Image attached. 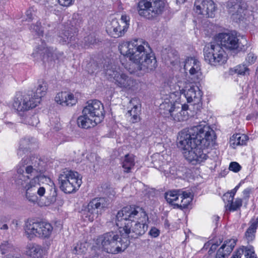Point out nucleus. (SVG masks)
Listing matches in <instances>:
<instances>
[{
  "instance_id": "2",
  "label": "nucleus",
  "mask_w": 258,
  "mask_h": 258,
  "mask_svg": "<svg viewBox=\"0 0 258 258\" xmlns=\"http://www.w3.org/2000/svg\"><path fill=\"white\" fill-rule=\"evenodd\" d=\"M42 163L39 159L34 158L30 163L23 164L22 162H20L17 166L16 173L13 177L17 186L25 190L27 200L40 207L49 205L41 201L46 192L45 187L41 186L38 182L42 177L40 176L44 170Z\"/></svg>"
},
{
  "instance_id": "57",
  "label": "nucleus",
  "mask_w": 258,
  "mask_h": 258,
  "mask_svg": "<svg viewBox=\"0 0 258 258\" xmlns=\"http://www.w3.org/2000/svg\"><path fill=\"white\" fill-rule=\"evenodd\" d=\"M122 24H121L119 23V27L117 28V31H119V30L123 31V35H124L125 32L127 31V30H124V27H122Z\"/></svg>"
},
{
  "instance_id": "26",
  "label": "nucleus",
  "mask_w": 258,
  "mask_h": 258,
  "mask_svg": "<svg viewBox=\"0 0 258 258\" xmlns=\"http://www.w3.org/2000/svg\"><path fill=\"white\" fill-rule=\"evenodd\" d=\"M248 140V137L245 134H234L230 138V147L235 149L238 146L245 145Z\"/></svg>"
},
{
  "instance_id": "62",
  "label": "nucleus",
  "mask_w": 258,
  "mask_h": 258,
  "mask_svg": "<svg viewBox=\"0 0 258 258\" xmlns=\"http://www.w3.org/2000/svg\"><path fill=\"white\" fill-rule=\"evenodd\" d=\"M176 1L179 2H184L185 1V0H176Z\"/></svg>"
},
{
  "instance_id": "63",
  "label": "nucleus",
  "mask_w": 258,
  "mask_h": 258,
  "mask_svg": "<svg viewBox=\"0 0 258 258\" xmlns=\"http://www.w3.org/2000/svg\"><path fill=\"white\" fill-rule=\"evenodd\" d=\"M248 258H257V257L256 255H255L254 256H252V257H248Z\"/></svg>"
},
{
  "instance_id": "59",
  "label": "nucleus",
  "mask_w": 258,
  "mask_h": 258,
  "mask_svg": "<svg viewBox=\"0 0 258 258\" xmlns=\"http://www.w3.org/2000/svg\"><path fill=\"white\" fill-rule=\"evenodd\" d=\"M60 125L59 123H57L56 125L54 127L53 129L55 131H57L60 129Z\"/></svg>"
},
{
  "instance_id": "39",
  "label": "nucleus",
  "mask_w": 258,
  "mask_h": 258,
  "mask_svg": "<svg viewBox=\"0 0 258 258\" xmlns=\"http://www.w3.org/2000/svg\"><path fill=\"white\" fill-rule=\"evenodd\" d=\"M85 243H78L73 249V252L75 254H80L85 252L87 250Z\"/></svg>"
},
{
  "instance_id": "13",
  "label": "nucleus",
  "mask_w": 258,
  "mask_h": 258,
  "mask_svg": "<svg viewBox=\"0 0 258 258\" xmlns=\"http://www.w3.org/2000/svg\"><path fill=\"white\" fill-rule=\"evenodd\" d=\"M216 10L215 4L212 0H196L195 2L196 12L207 17H214Z\"/></svg>"
},
{
  "instance_id": "20",
  "label": "nucleus",
  "mask_w": 258,
  "mask_h": 258,
  "mask_svg": "<svg viewBox=\"0 0 258 258\" xmlns=\"http://www.w3.org/2000/svg\"><path fill=\"white\" fill-rule=\"evenodd\" d=\"M180 105L179 103L177 106L174 105V111L170 116L176 121H183L188 118V114L187 111L188 105L186 104H182L181 106Z\"/></svg>"
},
{
  "instance_id": "32",
  "label": "nucleus",
  "mask_w": 258,
  "mask_h": 258,
  "mask_svg": "<svg viewBox=\"0 0 258 258\" xmlns=\"http://www.w3.org/2000/svg\"><path fill=\"white\" fill-rule=\"evenodd\" d=\"M135 165V156L133 155L127 154L125 156L122 162V167L124 171L128 173Z\"/></svg>"
},
{
  "instance_id": "30",
  "label": "nucleus",
  "mask_w": 258,
  "mask_h": 258,
  "mask_svg": "<svg viewBox=\"0 0 258 258\" xmlns=\"http://www.w3.org/2000/svg\"><path fill=\"white\" fill-rule=\"evenodd\" d=\"M234 198L232 199L227 198L225 202L226 204V207L227 210L230 211H235L240 209L242 204V200L240 198H236L234 201Z\"/></svg>"
},
{
  "instance_id": "17",
  "label": "nucleus",
  "mask_w": 258,
  "mask_h": 258,
  "mask_svg": "<svg viewBox=\"0 0 258 258\" xmlns=\"http://www.w3.org/2000/svg\"><path fill=\"white\" fill-rule=\"evenodd\" d=\"M40 221L34 220H28L24 224V233L29 240L38 237Z\"/></svg>"
},
{
  "instance_id": "34",
  "label": "nucleus",
  "mask_w": 258,
  "mask_h": 258,
  "mask_svg": "<svg viewBox=\"0 0 258 258\" xmlns=\"http://www.w3.org/2000/svg\"><path fill=\"white\" fill-rule=\"evenodd\" d=\"M179 194L175 190L170 191L166 193L165 199L167 202L172 205L178 206V202L176 203L179 199Z\"/></svg>"
},
{
  "instance_id": "11",
  "label": "nucleus",
  "mask_w": 258,
  "mask_h": 258,
  "mask_svg": "<svg viewBox=\"0 0 258 258\" xmlns=\"http://www.w3.org/2000/svg\"><path fill=\"white\" fill-rule=\"evenodd\" d=\"M108 206V203L105 198H94L88 203L87 207L81 211L82 219L85 221L92 222Z\"/></svg>"
},
{
  "instance_id": "4",
  "label": "nucleus",
  "mask_w": 258,
  "mask_h": 258,
  "mask_svg": "<svg viewBox=\"0 0 258 258\" xmlns=\"http://www.w3.org/2000/svg\"><path fill=\"white\" fill-rule=\"evenodd\" d=\"M120 53L137 65V69L144 73L154 70L157 60L149 43L143 39L124 42L118 46Z\"/></svg>"
},
{
  "instance_id": "22",
  "label": "nucleus",
  "mask_w": 258,
  "mask_h": 258,
  "mask_svg": "<svg viewBox=\"0 0 258 258\" xmlns=\"http://www.w3.org/2000/svg\"><path fill=\"white\" fill-rule=\"evenodd\" d=\"M171 91H172V90H171ZM171 93L169 95L167 96V97L164 99V101L160 105L161 113L164 114L165 117H169V116H170L172 112L174 111V105L177 106L178 104L176 101H174V100L172 99V100H170L168 99V97L172 98V97L174 96H171V97H170V95Z\"/></svg>"
},
{
  "instance_id": "36",
  "label": "nucleus",
  "mask_w": 258,
  "mask_h": 258,
  "mask_svg": "<svg viewBox=\"0 0 258 258\" xmlns=\"http://www.w3.org/2000/svg\"><path fill=\"white\" fill-rule=\"evenodd\" d=\"M227 7L232 14L239 13V10L241 9L240 0H230L227 3Z\"/></svg>"
},
{
  "instance_id": "6",
  "label": "nucleus",
  "mask_w": 258,
  "mask_h": 258,
  "mask_svg": "<svg viewBox=\"0 0 258 258\" xmlns=\"http://www.w3.org/2000/svg\"><path fill=\"white\" fill-rule=\"evenodd\" d=\"M104 117L103 104L97 100H90L83 108L82 115L77 119L78 126L83 128L93 127L101 122Z\"/></svg>"
},
{
  "instance_id": "52",
  "label": "nucleus",
  "mask_w": 258,
  "mask_h": 258,
  "mask_svg": "<svg viewBox=\"0 0 258 258\" xmlns=\"http://www.w3.org/2000/svg\"><path fill=\"white\" fill-rule=\"evenodd\" d=\"M252 191V188L251 187H247L245 188L242 192L243 198L244 199H248Z\"/></svg>"
},
{
  "instance_id": "15",
  "label": "nucleus",
  "mask_w": 258,
  "mask_h": 258,
  "mask_svg": "<svg viewBox=\"0 0 258 258\" xmlns=\"http://www.w3.org/2000/svg\"><path fill=\"white\" fill-rule=\"evenodd\" d=\"M184 70L189 72L191 79H197L201 75V64L200 61L195 57H188L184 62Z\"/></svg>"
},
{
  "instance_id": "42",
  "label": "nucleus",
  "mask_w": 258,
  "mask_h": 258,
  "mask_svg": "<svg viewBox=\"0 0 258 258\" xmlns=\"http://www.w3.org/2000/svg\"><path fill=\"white\" fill-rule=\"evenodd\" d=\"M240 186V183H239L237 185H236L232 190H231L230 192H228L226 194H224L223 197V199L224 202L226 201V199L227 198H229L232 199V198H234L237 190L238 189Z\"/></svg>"
},
{
  "instance_id": "35",
  "label": "nucleus",
  "mask_w": 258,
  "mask_h": 258,
  "mask_svg": "<svg viewBox=\"0 0 258 258\" xmlns=\"http://www.w3.org/2000/svg\"><path fill=\"white\" fill-rule=\"evenodd\" d=\"M31 141L29 138L22 139L19 143V146L17 151V154L22 156L25 153V150L29 147Z\"/></svg>"
},
{
  "instance_id": "10",
  "label": "nucleus",
  "mask_w": 258,
  "mask_h": 258,
  "mask_svg": "<svg viewBox=\"0 0 258 258\" xmlns=\"http://www.w3.org/2000/svg\"><path fill=\"white\" fill-rule=\"evenodd\" d=\"M82 178V176L76 171H64L58 177L60 188L65 193H72L80 187Z\"/></svg>"
},
{
  "instance_id": "43",
  "label": "nucleus",
  "mask_w": 258,
  "mask_h": 258,
  "mask_svg": "<svg viewBox=\"0 0 258 258\" xmlns=\"http://www.w3.org/2000/svg\"><path fill=\"white\" fill-rule=\"evenodd\" d=\"M256 59V55L252 52H249L245 57V62L246 65H251L254 63Z\"/></svg>"
},
{
  "instance_id": "8",
  "label": "nucleus",
  "mask_w": 258,
  "mask_h": 258,
  "mask_svg": "<svg viewBox=\"0 0 258 258\" xmlns=\"http://www.w3.org/2000/svg\"><path fill=\"white\" fill-rule=\"evenodd\" d=\"M107 78L126 91L133 92L139 88V82L121 72L119 67L112 63L104 66Z\"/></svg>"
},
{
  "instance_id": "25",
  "label": "nucleus",
  "mask_w": 258,
  "mask_h": 258,
  "mask_svg": "<svg viewBox=\"0 0 258 258\" xmlns=\"http://www.w3.org/2000/svg\"><path fill=\"white\" fill-rule=\"evenodd\" d=\"M26 253L32 258H40L42 254V249L40 245L31 243L26 247Z\"/></svg>"
},
{
  "instance_id": "51",
  "label": "nucleus",
  "mask_w": 258,
  "mask_h": 258,
  "mask_svg": "<svg viewBox=\"0 0 258 258\" xmlns=\"http://www.w3.org/2000/svg\"><path fill=\"white\" fill-rule=\"evenodd\" d=\"M243 254V250L239 248L233 253L231 258H241Z\"/></svg>"
},
{
  "instance_id": "49",
  "label": "nucleus",
  "mask_w": 258,
  "mask_h": 258,
  "mask_svg": "<svg viewBox=\"0 0 258 258\" xmlns=\"http://www.w3.org/2000/svg\"><path fill=\"white\" fill-rule=\"evenodd\" d=\"M74 0H58L59 4L63 7H69L72 5Z\"/></svg>"
},
{
  "instance_id": "31",
  "label": "nucleus",
  "mask_w": 258,
  "mask_h": 258,
  "mask_svg": "<svg viewBox=\"0 0 258 258\" xmlns=\"http://www.w3.org/2000/svg\"><path fill=\"white\" fill-rule=\"evenodd\" d=\"M258 223V218L252 222L245 233V236L248 242H252L255 238Z\"/></svg>"
},
{
  "instance_id": "50",
  "label": "nucleus",
  "mask_w": 258,
  "mask_h": 258,
  "mask_svg": "<svg viewBox=\"0 0 258 258\" xmlns=\"http://www.w3.org/2000/svg\"><path fill=\"white\" fill-rule=\"evenodd\" d=\"M38 122V119L37 117L35 116H32L30 117L29 120L28 121V123L29 124L34 126L36 125Z\"/></svg>"
},
{
  "instance_id": "19",
  "label": "nucleus",
  "mask_w": 258,
  "mask_h": 258,
  "mask_svg": "<svg viewBox=\"0 0 258 258\" xmlns=\"http://www.w3.org/2000/svg\"><path fill=\"white\" fill-rule=\"evenodd\" d=\"M237 240L231 238L226 240L218 250L216 258H225L233 250L235 247Z\"/></svg>"
},
{
  "instance_id": "54",
  "label": "nucleus",
  "mask_w": 258,
  "mask_h": 258,
  "mask_svg": "<svg viewBox=\"0 0 258 258\" xmlns=\"http://www.w3.org/2000/svg\"><path fill=\"white\" fill-rule=\"evenodd\" d=\"M190 193L187 192H183V193L181 195H179L180 198H190Z\"/></svg>"
},
{
  "instance_id": "14",
  "label": "nucleus",
  "mask_w": 258,
  "mask_h": 258,
  "mask_svg": "<svg viewBox=\"0 0 258 258\" xmlns=\"http://www.w3.org/2000/svg\"><path fill=\"white\" fill-rule=\"evenodd\" d=\"M37 106L33 98L28 95H17L13 104V108L18 112L27 111Z\"/></svg>"
},
{
  "instance_id": "53",
  "label": "nucleus",
  "mask_w": 258,
  "mask_h": 258,
  "mask_svg": "<svg viewBox=\"0 0 258 258\" xmlns=\"http://www.w3.org/2000/svg\"><path fill=\"white\" fill-rule=\"evenodd\" d=\"M26 16L27 17L26 20L31 21L33 19V13L31 9L28 10L26 12Z\"/></svg>"
},
{
  "instance_id": "18",
  "label": "nucleus",
  "mask_w": 258,
  "mask_h": 258,
  "mask_svg": "<svg viewBox=\"0 0 258 258\" xmlns=\"http://www.w3.org/2000/svg\"><path fill=\"white\" fill-rule=\"evenodd\" d=\"M55 102L63 106L75 105L77 99L74 95L69 91H62L58 93L55 97Z\"/></svg>"
},
{
  "instance_id": "5",
  "label": "nucleus",
  "mask_w": 258,
  "mask_h": 258,
  "mask_svg": "<svg viewBox=\"0 0 258 258\" xmlns=\"http://www.w3.org/2000/svg\"><path fill=\"white\" fill-rule=\"evenodd\" d=\"M186 85L185 79L180 75H178L173 78L169 84L171 90H172L170 97L183 94L188 103H191L197 110H200L202 106V91L198 86L194 85L185 90L184 88Z\"/></svg>"
},
{
  "instance_id": "47",
  "label": "nucleus",
  "mask_w": 258,
  "mask_h": 258,
  "mask_svg": "<svg viewBox=\"0 0 258 258\" xmlns=\"http://www.w3.org/2000/svg\"><path fill=\"white\" fill-rule=\"evenodd\" d=\"M210 245H211V246L210 247V250H209V253L210 254H211L214 251H215V250L217 249V247L218 244H215V243H212V242H209L205 244L204 247H205L207 248Z\"/></svg>"
},
{
  "instance_id": "28",
  "label": "nucleus",
  "mask_w": 258,
  "mask_h": 258,
  "mask_svg": "<svg viewBox=\"0 0 258 258\" xmlns=\"http://www.w3.org/2000/svg\"><path fill=\"white\" fill-rule=\"evenodd\" d=\"M47 90V85L46 82L43 81L39 82L38 86L34 94L33 100L37 105L41 100V98L45 95Z\"/></svg>"
},
{
  "instance_id": "56",
  "label": "nucleus",
  "mask_w": 258,
  "mask_h": 258,
  "mask_svg": "<svg viewBox=\"0 0 258 258\" xmlns=\"http://www.w3.org/2000/svg\"><path fill=\"white\" fill-rule=\"evenodd\" d=\"M164 225L166 228H169L170 227V224L167 219H165L164 222Z\"/></svg>"
},
{
  "instance_id": "41",
  "label": "nucleus",
  "mask_w": 258,
  "mask_h": 258,
  "mask_svg": "<svg viewBox=\"0 0 258 258\" xmlns=\"http://www.w3.org/2000/svg\"><path fill=\"white\" fill-rule=\"evenodd\" d=\"M239 249H242V250H243V253H244V255L246 257V258L252 257V256H254L256 255L254 251L253 247L252 246H243L239 248Z\"/></svg>"
},
{
  "instance_id": "40",
  "label": "nucleus",
  "mask_w": 258,
  "mask_h": 258,
  "mask_svg": "<svg viewBox=\"0 0 258 258\" xmlns=\"http://www.w3.org/2000/svg\"><path fill=\"white\" fill-rule=\"evenodd\" d=\"M30 30L32 32L35 33L39 36L42 35L44 32L41 23L39 22H37L35 25L31 26Z\"/></svg>"
},
{
  "instance_id": "44",
  "label": "nucleus",
  "mask_w": 258,
  "mask_h": 258,
  "mask_svg": "<svg viewBox=\"0 0 258 258\" xmlns=\"http://www.w3.org/2000/svg\"><path fill=\"white\" fill-rule=\"evenodd\" d=\"M130 18L128 16L126 15L121 16L119 23L122 24V27H124V30H127L128 26L130 25Z\"/></svg>"
},
{
  "instance_id": "7",
  "label": "nucleus",
  "mask_w": 258,
  "mask_h": 258,
  "mask_svg": "<svg viewBox=\"0 0 258 258\" xmlns=\"http://www.w3.org/2000/svg\"><path fill=\"white\" fill-rule=\"evenodd\" d=\"M96 243L99 248L113 254L124 251L130 243L124 236L120 237L115 232H107L98 237Z\"/></svg>"
},
{
  "instance_id": "9",
  "label": "nucleus",
  "mask_w": 258,
  "mask_h": 258,
  "mask_svg": "<svg viewBox=\"0 0 258 258\" xmlns=\"http://www.w3.org/2000/svg\"><path fill=\"white\" fill-rule=\"evenodd\" d=\"M165 6V0H140L138 4L139 15L151 20L161 14Z\"/></svg>"
},
{
  "instance_id": "48",
  "label": "nucleus",
  "mask_w": 258,
  "mask_h": 258,
  "mask_svg": "<svg viewBox=\"0 0 258 258\" xmlns=\"http://www.w3.org/2000/svg\"><path fill=\"white\" fill-rule=\"evenodd\" d=\"M149 233L151 236L153 237H157L159 235L160 231L156 227H152L150 229Z\"/></svg>"
},
{
  "instance_id": "64",
  "label": "nucleus",
  "mask_w": 258,
  "mask_h": 258,
  "mask_svg": "<svg viewBox=\"0 0 258 258\" xmlns=\"http://www.w3.org/2000/svg\"><path fill=\"white\" fill-rule=\"evenodd\" d=\"M35 2L38 3L40 0H34Z\"/></svg>"
},
{
  "instance_id": "46",
  "label": "nucleus",
  "mask_w": 258,
  "mask_h": 258,
  "mask_svg": "<svg viewBox=\"0 0 258 258\" xmlns=\"http://www.w3.org/2000/svg\"><path fill=\"white\" fill-rule=\"evenodd\" d=\"M229 169L230 170L234 172H237L241 169L240 165L236 162H231L229 165Z\"/></svg>"
},
{
  "instance_id": "33",
  "label": "nucleus",
  "mask_w": 258,
  "mask_h": 258,
  "mask_svg": "<svg viewBox=\"0 0 258 258\" xmlns=\"http://www.w3.org/2000/svg\"><path fill=\"white\" fill-rule=\"evenodd\" d=\"M168 60L171 64L175 68L180 67V61L179 60L178 52L176 50H172L168 53Z\"/></svg>"
},
{
  "instance_id": "55",
  "label": "nucleus",
  "mask_w": 258,
  "mask_h": 258,
  "mask_svg": "<svg viewBox=\"0 0 258 258\" xmlns=\"http://www.w3.org/2000/svg\"><path fill=\"white\" fill-rule=\"evenodd\" d=\"M10 219V218L9 216H2L1 217V221H4V222H7L9 221Z\"/></svg>"
},
{
  "instance_id": "61",
  "label": "nucleus",
  "mask_w": 258,
  "mask_h": 258,
  "mask_svg": "<svg viewBox=\"0 0 258 258\" xmlns=\"http://www.w3.org/2000/svg\"><path fill=\"white\" fill-rule=\"evenodd\" d=\"M12 222L13 224H15L16 225V226H17V225H18V221L17 220H14Z\"/></svg>"
},
{
  "instance_id": "45",
  "label": "nucleus",
  "mask_w": 258,
  "mask_h": 258,
  "mask_svg": "<svg viewBox=\"0 0 258 258\" xmlns=\"http://www.w3.org/2000/svg\"><path fill=\"white\" fill-rule=\"evenodd\" d=\"M180 203H178V206L182 208H186L191 201V198H179Z\"/></svg>"
},
{
  "instance_id": "16",
  "label": "nucleus",
  "mask_w": 258,
  "mask_h": 258,
  "mask_svg": "<svg viewBox=\"0 0 258 258\" xmlns=\"http://www.w3.org/2000/svg\"><path fill=\"white\" fill-rule=\"evenodd\" d=\"M218 38L222 46L229 49H236L239 47L238 39L234 35L229 33H220Z\"/></svg>"
},
{
  "instance_id": "60",
  "label": "nucleus",
  "mask_w": 258,
  "mask_h": 258,
  "mask_svg": "<svg viewBox=\"0 0 258 258\" xmlns=\"http://www.w3.org/2000/svg\"><path fill=\"white\" fill-rule=\"evenodd\" d=\"M214 218L215 221H217L219 220V217L218 216H215L214 217Z\"/></svg>"
},
{
  "instance_id": "21",
  "label": "nucleus",
  "mask_w": 258,
  "mask_h": 258,
  "mask_svg": "<svg viewBox=\"0 0 258 258\" xmlns=\"http://www.w3.org/2000/svg\"><path fill=\"white\" fill-rule=\"evenodd\" d=\"M42 45L36 47L32 55L36 59L43 58L45 57L53 58L54 49L53 48L46 47V44L43 41L41 42Z\"/></svg>"
},
{
  "instance_id": "37",
  "label": "nucleus",
  "mask_w": 258,
  "mask_h": 258,
  "mask_svg": "<svg viewBox=\"0 0 258 258\" xmlns=\"http://www.w3.org/2000/svg\"><path fill=\"white\" fill-rule=\"evenodd\" d=\"M13 245L11 242H10L9 241H3L0 244V251L3 254L11 252L13 251Z\"/></svg>"
},
{
  "instance_id": "58",
  "label": "nucleus",
  "mask_w": 258,
  "mask_h": 258,
  "mask_svg": "<svg viewBox=\"0 0 258 258\" xmlns=\"http://www.w3.org/2000/svg\"><path fill=\"white\" fill-rule=\"evenodd\" d=\"M8 229V226L7 224H4L1 227V229L2 230H7Z\"/></svg>"
},
{
  "instance_id": "12",
  "label": "nucleus",
  "mask_w": 258,
  "mask_h": 258,
  "mask_svg": "<svg viewBox=\"0 0 258 258\" xmlns=\"http://www.w3.org/2000/svg\"><path fill=\"white\" fill-rule=\"evenodd\" d=\"M204 57L211 65L217 66L225 63L227 61V55L221 46L217 43H211L206 46L204 50Z\"/></svg>"
},
{
  "instance_id": "3",
  "label": "nucleus",
  "mask_w": 258,
  "mask_h": 258,
  "mask_svg": "<svg viewBox=\"0 0 258 258\" xmlns=\"http://www.w3.org/2000/svg\"><path fill=\"white\" fill-rule=\"evenodd\" d=\"M149 218L144 210L135 205L128 206L119 210L116 216V224L121 236L128 239L145 233L148 228Z\"/></svg>"
},
{
  "instance_id": "38",
  "label": "nucleus",
  "mask_w": 258,
  "mask_h": 258,
  "mask_svg": "<svg viewBox=\"0 0 258 258\" xmlns=\"http://www.w3.org/2000/svg\"><path fill=\"white\" fill-rule=\"evenodd\" d=\"M231 73L234 72L238 75H244L249 73V69L246 64H239L231 70Z\"/></svg>"
},
{
  "instance_id": "1",
  "label": "nucleus",
  "mask_w": 258,
  "mask_h": 258,
  "mask_svg": "<svg viewBox=\"0 0 258 258\" xmlns=\"http://www.w3.org/2000/svg\"><path fill=\"white\" fill-rule=\"evenodd\" d=\"M215 140L214 131L205 121L181 131L178 137L184 158L192 164H201L208 158L207 149Z\"/></svg>"
},
{
  "instance_id": "29",
  "label": "nucleus",
  "mask_w": 258,
  "mask_h": 258,
  "mask_svg": "<svg viewBox=\"0 0 258 258\" xmlns=\"http://www.w3.org/2000/svg\"><path fill=\"white\" fill-rule=\"evenodd\" d=\"M75 35L76 32L73 31L72 28H71L70 30H63L59 32L58 35L59 41L62 44H69L75 40Z\"/></svg>"
},
{
  "instance_id": "27",
  "label": "nucleus",
  "mask_w": 258,
  "mask_h": 258,
  "mask_svg": "<svg viewBox=\"0 0 258 258\" xmlns=\"http://www.w3.org/2000/svg\"><path fill=\"white\" fill-rule=\"evenodd\" d=\"M53 227L49 223L40 221L38 238H49L53 231Z\"/></svg>"
},
{
  "instance_id": "23",
  "label": "nucleus",
  "mask_w": 258,
  "mask_h": 258,
  "mask_svg": "<svg viewBox=\"0 0 258 258\" xmlns=\"http://www.w3.org/2000/svg\"><path fill=\"white\" fill-rule=\"evenodd\" d=\"M130 103L133 107L128 111L127 114L131 117L130 120L133 123L137 122L140 119L141 104L139 103L138 99L136 98L132 99Z\"/></svg>"
},
{
  "instance_id": "24",
  "label": "nucleus",
  "mask_w": 258,
  "mask_h": 258,
  "mask_svg": "<svg viewBox=\"0 0 258 258\" xmlns=\"http://www.w3.org/2000/svg\"><path fill=\"white\" fill-rule=\"evenodd\" d=\"M119 26V22L117 19H112L106 24V32L111 37L117 38L123 35V31L117 30Z\"/></svg>"
}]
</instances>
